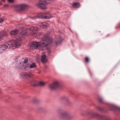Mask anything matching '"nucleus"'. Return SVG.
<instances>
[{
    "instance_id": "1",
    "label": "nucleus",
    "mask_w": 120,
    "mask_h": 120,
    "mask_svg": "<svg viewBox=\"0 0 120 120\" xmlns=\"http://www.w3.org/2000/svg\"><path fill=\"white\" fill-rule=\"evenodd\" d=\"M21 29V30H20L19 31V32L20 33L19 35L17 37L16 40H15V41H17V38H18V39H21V40L20 41H19L18 40L17 41L18 43L20 42V44L21 43V41L22 40V38L26 34V30L28 31V30H31V32L30 33V34L33 37L38 36L40 34L38 31V29L36 27H32L30 28H28L26 30V28H24L22 27ZM18 32L19 31L15 29L11 31L10 32V34L11 35L15 36L18 34ZM14 41H15V40Z\"/></svg>"
},
{
    "instance_id": "2",
    "label": "nucleus",
    "mask_w": 120,
    "mask_h": 120,
    "mask_svg": "<svg viewBox=\"0 0 120 120\" xmlns=\"http://www.w3.org/2000/svg\"><path fill=\"white\" fill-rule=\"evenodd\" d=\"M52 41L51 38L46 35L43 37V39L40 42H33L30 46L32 47V49L38 48L40 50H43L46 48L48 49L49 45L52 44Z\"/></svg>"
},
{
    "instance_id": "3",
    "label": "nucleus",
    "mask_w": 120,
    "mask_h": 120,
    "mask_svg": "<svg viewBox=\"0 0 120 120\" xmlns=\"http://www.w3.org/2000/svg\"><path fill=\"white\" fill-rule=\"evenodd\" d=\"M20 41L21 39H17V40L15 41L11 40L7 41L4 45H0V53H2L4 52L7 48H10L12 47H14L15 48L19 47L20 46V42H18V40Z\"/></svg>"
},
{
    "instance_id": "4",
    "label": "nucleus",
    "mask_w": 120,
    "mask_h": 120,
    "mask_svg": "<svg viewBox=\"0 0 120 120\" xmlns=\"http://www.w3.org/2000/svg\"><path fill=\"white\" fill-rule=\"evenodd\" d=\"M60 117L62 118L66 119L67 120H69L72 117V116L69 113L66 112L62 113Z\"/></svg>"
},
{
    "instance_id": "5",
    "label": "nucleus",
    "mask_w": 120,
    "mask_h": 120,
    "mask_svg": "<svg viewBox=\"0 0 120 120\" xmlns=\"http://www.w3.org/2000/svg\"><path fill=\"white\" fill-rule=\"evenodd\" d=\"M61 85L58 81H55L49 85V88L52 90H54L60 86Z\"/></svg>"
},
{
    "instance_id": "6",
    "label": "nucleus",
    "mask_w": 120,
    "mask_h": 120,
    "mask_svg": "<svg viewBox=\"0 0 120 120\" xmlns=\"http://www.w3.org/2000/svg\"><path fill=\"white\" fill-rule=\"evenodd\" d=\"M20 76L23 79H29L32 77V74L30 72L22 73L20 74Z\"/></svg>"
},
{
    "instance_id": "7",
    "label": "nucleus",
    "mask_w": 120,
    "mask_h": 120,
    "mask_svg": "<svg viewBox=\"0 0 120 120\" xmlns=\"http://www.w3.org/2000/svg\"><path fill=\"white\" fill-rule=\"evenodd\" d=\"M16 7L20 10H22L28 9L29 7L27 5L25 4H22L17 5L15 6Z\"/></svg>"
},
{
    "instance_id": "8",
    "label": "nucleus",
    "mask_w": 120,
    "mask_h": 120,
    "mask_svg": "<svg viewBox=\"0 0 120 120\" xmlns=\"http://www.w3.org/2000/svg\"><path fill=\"white\" fill-rule=\"evenodd\" d=\"M109 106L110 109L112 110H115L118 112H120V108L114 105L109 104Z\"/></svg>"
},
{
    "instance_id": "9",
    "label": "nucleus",
    "mask_w": 120,
    "mask_h": 120,
    "mask_svg": "<svg viewBox=\"0 0 120 120\" xmlns=\"http://www.w3.org/2000/svg\"><path fill=\"white\" fill-rule=\"evenodd\" d=\"M93 116L100 118L101 120H110V119L106 116H101L97 114H95Z\"/></svg>"
},
{
    "instance_id": "10",
    "label": "nucleus",
    "mask_w": 120,
    "mask_h": 120,
    "mask_svg": "<svg viewBox=\"0 0 120 120\" xmlns=\"http://www.w3.org/2000/svg\"><path fill=\"white\" fill-rule=\"evenodd\" d=\"M37 5L41 9H45L46 8L45 4L41 2H40Z\"/></svg>"
},
{
    "instance_id": "11",
    "label": "nucleus",
    "mask_w": 120,
    "mask_h": 120,
    "mask_svg": "<svg viewBox=\"0 0 120 120\" xmlns=\"http://www.w3.org/2000/svg\"><path fill=\"white\" fill-rule=\"evenodd\" d=\"M22 66L23 65H22ZM16 66L19 69H22V65L20 61L16 63Z\"/></svg>"
},
{
    "instance_id": "12",
    "label": "nucleus",
    "mask_w": 120,
    "mask_h": 120,
    "mask_svg": "<svg viewBox=\"0 0 120 120\" xmlns=\"http://www.w3.org/2000/svg\"><path fill=\"white\" fill-rule=\"evenodd\" d=\"M46 56L45 55H42L41 56V60L42 62L45 63L47 61V60L46 59Z\"/></svg>"
},
{
    "instance_id": "13",
    "label": "nucleus",
    "mask_w": 120,
    "mask_h": 120,
    "mask_svg": "<svg viewBox=\"0 0 120 120\" xmlns=\"http://www.w3.org/2000/svg\"><path fill=\"white\" fill-rule=\"evenodd\" d=\"M61 100L65 101L68 102H69V101L68 98L67 97L65 96L62 97L61 98Z\"/></svg>"
},
{
    "instance_id": "14",
    "label": "nucleus",
    "mask_w": 120,
    "mask_h": 120,
    "mask_svg": "<svg viewBox=\"0 0 120 120\" xmlns=\"http://www.w3.org/2000/svg\"><path fill=\"white\" fill-rule=\"evenodd\" d=\"M7 35L6 33L5 32H3L1 33H0V39Z\"/></svg>"
},
{
    "instance_id": "15",
    "label": "nucleus",
    "mask_w": 120,
    "mask_h": 120,
    "mask_svg": "<svg viewBox=\"0 0 120 120\" xmlns=\"http://www.w3.org/2000/svg\"><path fill=\"white\" fill-rule=\"evenodd\" d=\"M40 2L44 4H48L50 3L49 0H40Z\"/></svg>"
},
{
    "instance_id": "16",
    "label": "nucleus",
    "mask_w": 120,
    "mask_h": 120,
    "mask_svg": "<svg viewBox=\"0 0 120 120\" xmlns=\"http://www.w3.org/2000/svg\"><path fill=\"white\" fill-rule=\"evenodd\" d=\"M73 5V7L74 8H78L80 6V4L79 3H74Z\"/></svg>"
},
{
    "instance_id": "17",
    "label": "nucleus",
    "mask_w": 120,
    "mask_h": 120,
    "mask_svg": "<svg viewBox=\"0 0 120 120\" xmlns=\"http://www.w3.org/2000/svg\"><path fill=\"white\" fill-rule=\"evenodd\" d=\"M49 26V24L48 23L45 22H42L41 24V26H43L44 27H47L48 26Z\"/></svg>"
},
{
    "instance_id": "18",
    "label": "nucleus",
    "mask_w": 120,
    "mask_h": 120,
    "mask_svg": "<svg viewBox=\"0 0 120 120\" xmlns=\"http://www.w3.org/2000/svg\"><path fill=\"white\" fill-rule=\"evenodd\" d=\"M36 66V65L35 63H33L30 65L29 67L30 68H35Z\"/></svg>"
},
{
    "instance_id": "19",
    "label": "nucleus",
    "mask_w": 120,
    "mask_h": 120,
    "mask_svg": "<svg viewBox=\"0 0 120 120\" xmlns=\"http://www.w3.org/2000/svg\"><path fill=\"white\" fill-rule=\"evenodd\" d=\"M96 109L99 111L104 112V110L103 108H101L98 106H97Z\"/></svg>"
},
{
    "instance_id": "20",
    "label": "nucleus",
    "mask_w": 120,
    "mask_h": 120,
    "mask_svg": "<svg viewBox=\"0 0 120 120\" xmlns=\"http://www.w3.org/2000/svg\"><path fill=\"white\" fill-rule=\"evenodd\" d=\"M99 101L101 103H104V101L103 99L101 97H99L98 98Z\"/></svg>"
},
{
    "instance_id": "21",
    "label": "nucleus",
    "mask_w": 120,
    "mask_h": 120,
    "mask_svg": "<svg viewBox=\"0 0 120 120\" xmlns=\"http://www.w3.org/2000/svg\"><path fill=\"white\" fill-rule=\"evenodd\" d=\"M61 42V41H59L56 42L55 44V46H56L60 44Z\"/></svg>"
},
{
    "instance_id": "22",
    "label": "nucleus",
    "mask_w": 120,
    "mask_h": 120,
    "mask_svg": "<svg viewBox=\"0 0 120 120\" xmlns=\"http://www.w3.org/2000/svg\"><path fill=\"white\" fill-rule=\"evenodd\" d=\"M52 17L51 15L50 14H49V16L46 15L45 16V19H49Z\"/></svg>"
},
{
    "instance_id": "23",
    "label": "nucleus",
    "mask_w": 120,
    "mask_h": 120,
    "mask_svg": "<svg viewBox=\"0 0 120 120\" xmlns=\"http://www.w3.org/2000/svg\"><path fill=\"white\" fill-rule=\"evenodd\" d=\"M45 83L42 81H41L39 82V83L38 85L40 86H43L45 85Z\"/></svg>"
},
{
    "instance_id": "24",
    "label": "nucleus",
    "mask_w": 120,
    "mask_h": 120,
    "mask_svg": "<svg viewBox=\"0 0 120 120\" xmlns=\"http://www.w3.org/2000/svg\"><path fill=\"white\" fill-rule=\"evenodd\" d=\"M28 59H25L24 61V63H26L28 62Z\"/></svg>"
},
{
    "instance_id": "25",
    "label": "nucleus",
    "mask_w": 120,
    "mask_h": 120,
    "mask_svg": "<svg viewBox=\"0 0 120 120\" xmlns=\"http://www.w3.org/2000/svg\"><path fill=\"white\" fill-rule=\"evenodd\" d=\"M38 85V84L37 82L36 81H35V83L34 84H32L34 86H37Z\"/></svg>"
},
{
    "instance_id": "26",
    "label": "nucleus",
    "mask_w": 120,
    "mask_h": 120,
    "mask_svg": "<svg viewBox=\"0 0 120 120\" xmlns=\"http://www.w3.org/2000/svg\"><path fill=\"white\" fill-rule=\"evenodd\" d=\"M4 21V19L2 18H0V23H1Z\"/></svg>"
},
{
    "instance_id": "27",
    "label": "nucleus",
    "mask_w": 120,
    "mask_h": 120,
    "mask_svg": "<svg viewBox=\"0 0 120 120\" xmlns=\"http://www.w3.org/2000/svg\"><path fill=\"white\" fill-rule=\"evenodd\" d=\"M86 61L87 62H88V61H89V59H88V58L87 57H86Z\"/></svg>"
},
{
    "instance_id": "28",
    "label": "nucleus",
    "mask_w": 120,
    "mask_h": 120,
    "mask_svg": "<svg viewBox=\"0 0 120 120\" xmlns=\"http://www.w3.org/2000/svg\"><path fill=\"white\" fill-rule=\"evenodd\" d=\"M8 1L9 2L12 3L13 2V0H8Z\"/></svg>"
},
{
    "instance_id": "29",
    "label": "nucleus",
    "mask_w": 120,
    "mask_h": 120,
    "mask_svg": "<svg viewBox=\"0 0 120 120\" xmlns=\"http://www.w3.org/2000/svg\"><path fill=\"white\" fill-rule=\"evenodd\" d=\"M29 18L31 19H34L36 18H35L30 17V16H29Z\"/></svg>"
},
{
    "instance_id": "30",
    "label": "nucleus",
    "mask_w": 120,
    "mask_h": 120,
    "mask_svg": "<svg viewBox=\"0 0 120 120\" xmlns=\"http://www.w3.org/2000/svg\"><path fill=\"white\" fill-rule=\"evenodd\" d=\"M28 67V65H26V67H24V69H25L26 68H27Z\"/></svg>"
},
{
    "instance_id": "31",
    "label": "nucleus",
    "mask_w": 120,
    "mask_h": 120,
    "mask_svg": "<svg viewBox=\"0 0 120 120\" xmlns=\"http://www.w3.org/2000/svg\"><path fill=\"white\" fill-rule=\"evenodd\" d=\"M4 6L6 7H8V4H5Z\"/></svg>"
},
{
    "instance_id": "32",
    "label": "nucleus",
    "mask_w": 120,
    "mask_h": 120,
    "mask_svg": "<svg viewBox=\"0 0 120 120\" xmlns=\"http://www.w3.org/2000/svg\"><path fill=\"white\" fill-rule=\"evenodd\" d=\"M16 60H18V58H17V59H16Z\"/></svg>"
},
{
    "instance_id": "33",
    "label": "nucleus",
    "mask_w": 120,
    "mask_h": 120,
    "mask_svg": "<svg viewBox=\"0 0 120 120\" xmlns=\"http://www.w3.org/2000/svg\"><path fill=\"white\" fill-rule=\"evenodd\" d=\"M90 116H92V115H90Z\"/></svg>"
}]
</instances>
